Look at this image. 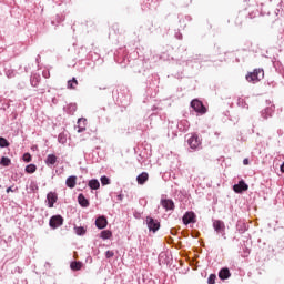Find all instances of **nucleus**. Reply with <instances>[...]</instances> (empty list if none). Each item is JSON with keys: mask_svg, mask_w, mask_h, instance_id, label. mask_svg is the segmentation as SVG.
Returning <instances> with one entry per match:
<instances>
[{"mask_svg": "<svg viewBox=\"0 0 284 284\" xmlns=\"http://www.w3.org/2000/svg\"><path fill=\"white\" fill-rule=\"evenodd\" d=\"M27 174H34L37 172V165L36 164H28L24 169Z\"/></svg>", "mask_w": 284, "mask_h": 284, "instance_id": "nucleus-26", "label": "nucleus"}, {"mask_svg": "<svg viewBox=\"0 0 284 284\" xmlns=\"http://www.w3.org/2000/svg\"><path fill=\"white\" fill-rule=\"evenodd\" d=\"M78 132L81 134V132H85V125H78Z\"/></svg>", "mask_w": 284, "mask_h": 284, "instance_id": "nucleus-40", "label": "nucleus"}, {"mask_svg": "<svg viewBox=\"0 0 284 284\" xmlns=\"http://www.w3.org/2000/svg\"><path fill=\"white\" fill-rule=\"evenodd\" d=\"M247 230H250L247 223H245V221L243 220H239L236 223V231L239 232V234H245Z\"/></svg>", "mask_w": 284, "mask_h": 284, "instance_id": "nucleus-13", "label": "nucleus"}, {"mask_svg": "<svg viewBox=\"0 0 284 284\" xmlns=\"http://www.w3.org/2000/svg\"><path fill=\"white\" fill-rule=\"evenodd\" d=\"M70 267H71V270H73V272H79L81 270V267H83V263L71 262Z\"/></svg>", "mask_w": 284, "mask_h": 284, "instance_id": "nucleus-25", "label": "nucleus"}, {"mask_svg": "<svg viewBox=\"0 0 284 284\" xmlns=\"http://www.w3.org/2000/svg\"><path fill=\"white\" fill-rule=\"evenodd\" d=\"M146 225L149 227V232H153V234H155V232H159V230H161V222H159V220H154V217H146Z\"/></svg>", "mask_w": 284, "mask_h": 284, "instance_id": "nucleus-4", "label": "nucleus"}, {"mask_svg": "<svg viewBox=\"0 0 284 284\" xmlns=\"http://www.w3.org/2000/svg\"><path fill=\"white\" fill-rule=\"evenodd\" d=\"M237 105H239V108H246V109L248 108L247 102H245V100L243 98L237 99Z\"/></svg>", "mask_w": 284, "mask_h": 284, "instance_id": "nucleus-32", "label": "nucleus"}, {"mask_svg": "<svg viewBox=\"0 0 284 284\" xmlns=\"http://www.w3.org/2000/svg\"><path fill=\"white\" fill-rule=\"evenodd\" d=\"M39 59H41V55L37 57V59H36L37 63H39Z\"/></svg>", "mask_w": 284, "mask_h": 284, "instance_id": "nucleus-46", "label": "nucleus"}, {"mask_svg": "<svg viewBox=\"0 0 284 284\" xmlns=\"http://www.w3.org/2000/svg\"><path fill=\"white\" fill-rule=\"evenodd\" d=\"M77 85H79L77 78H72L71 80L68 81V88H70L71 90H74Z\"/></svg>", "mask_w": 284, "mask_h": 284, "instance_id": "nucleus-29", "label": "nucleus"}, {"mask_svg": "<svg viewBox=\"0 0 284 284\" xmlns=\"http://www.w3.org/2000/svg\"><path fill=\"white\" fill-rule=\"evenodd\" d=\"M63 111L70 115L74 114V112H77V103L67 104L65 106H63Z\"/></svg>", "mask_w": 284, "mask_h": 284, "instance_id": "nucleus-19", "label": "nucleus"}, {"mask_svg": "<svg viewBox=\"0 0 284 284\" xmlns=\"http://www.w3.org/2000/svg\"><path fill=\"white\" fill-rule=\"evenodd\" d=\"M10 192H14V190H12V186L7 187V194H10Z\"/></svg>", "mask_w": 284, "mask_h": 284, "instance_id": "nucleus-44", "label": "nucleus"}, {"mask_svg": "<svg viewBox=\"0 0 284 284\" xmlns=\"http://www.w3.org/2000/svg\"><path fill=\"white\" fill-rule=\"evenodd\" d=\"M74 232L78 236H85V227L83 226H74Z\"/></svg>", "mask_w": 284, "mask_h": 284, "instance_id": "nucleus-27", "label": "nucleus"}, {"mask_svg": "<svg viewBox=\"0 0 284 284\" xmlns=\"http://www.w3.org/2000/svg\"><path fill=\"white\" fill-rule=\"evenodd\" d=\"M175 39H179V40L183 39V34H181V32H176L175 33Z\"/></svg>", "mask_w": 284, "mask_h": 284, "instance_id": "nucleus-41", "label": "nucleus"}, {"mask_svg": "<svg viewBox=\"0 0 284 284\" xmlns=\"http://www.w3.org/2000/svg\"><path fill=\"white\" fill-rule=\"evenodd\" d=\"M88 122V120L85 118H80L78 119V125H81V126H85V123Z\"/></svg>", "mask_w": 284, "mask_h": 284, "instance_id": "nucleus-37", "label": "nucleus"}, {"mask_svg": "<svg viewBox=\"0 0 284 284\" xmlns=\"http://www.w3.org/2000/svg\"><path fill=\"white\" fill-rule=\"evenodd\" d=\"M182 221L184 225H190V223H196V214H194V212H186L183 215Z\"/></svg>", "mask_w": 284, "mask_h": 284, "instance_id": "nucleus-10", "label": "nucleus"}, {"mask_svg": "<svg viewBox=\"0 0 284 284\" xmlns=\"http://www.w3.org/2000/svg\"><path fill=\"white\" fill-rule=\"evenodd\" d=\"M213 230L216 232V234H219L221 237L227 239V236H225V222L221 221V220H214L213 221Z\"/></svg>", "mask_w": 284, "mask_h": 284, "instance_id": "nucleus-3", "label": "nucleus"}, {"mask_svg": "<svg viewBox=\"0 0 284 284\" xmlns=\"http://www.w3.org/2000/svg\"><path fill=\"white\" fill-rule=\"evenodd\" d=\"M4 74L7 77V79H14V77H17V71H14V69H4Z\"/></svg>", "mask_w": 284, "mask_h": 284, "instance_id": "nucleus-24", "label": "nucleus"}, {"mask_svg": "<svg viewBox=\"0 0 284 284\" xmlns=\"http://www.w3.org/2000/svg\"><path fill=\"white\" fill-rule=\"evenodd\" d=\"M274 110H276L274 104H271L270 106H266L265 109H263L261 111L262 119H264V121H267V119H272V116L274 114Z\"/></svg>", "mask_w": 284, "mask_h": 284, "instance_id": "nucleus-8", "label": "nucleus"}, {"mask_svg": "<svg viewBox=\"0 0 284 284\" xmlns=\"http://www.w3.org/2000/svg\"><path fill=\"white\" fill-rule=\"evenodd\" d=\"M174 128L180 132H187L190 130V122L187 120H181L178 124H174Z\"/></svg>", "mask_w": 284, "mask_h": 284, "instance_id": "nucleus-11", "label": "nucleus"}, {"mask_svg": "<svg viewBox=\"0 0 284 284\" xmlns=\"http://www.w3.org/2000/svg\"><path fill=\"white\" fill-rule=\"evenodd\" d=\"M264 74L265 73H264L263 69H255L254 72L246 74V81H248L250 83L261 81L263 79Z\"/></svg>", "mask_w": 284, "mask_h": 284, "instance_id": "nucleus-2", "label": "nucleus"}, {"mask_svg": "<svg viewBox=\"0 0 284 284\" xmlns=\"http://www.w3.org/2000/svg\"><path fill=\"white\" fill-rule=\"evenodd\" d=\"M187 145L190 148V152H199V150L203 148V142L199 134L194 133L187 139Z\"/></svg>", "mask_w": 284, "mask_h": 284, "instance_id": "nucleus-1", "label": "nucleus"}, {"mask_svg": "<svg viewBox=\"0 0 284 284\" xmlns=\"http://www.w3.org/2000/svg\"><path fill=\"white\" fill-rule=\"evenodd\" d=\"M95 227H98V230H105V227H108V219L105 216H99L95 220Z\"/></svg>", "mask_w": 284, "mask_h": 284, "instance_id": "nucleus-12", "label": "nucleus"}, {"mask_svg": "<svg viewBox=\"0 0 284 284\" xmlns=\"http://www.w3.org/2000/svg\"><path fill=\"white\" fill-rule=\"evenodd\" d=\"M243 165H250V160L247 158L243 160Z\"/></svg>", "mask_w": 284, "mask_h": 284, "instance_id": "nucleus-42", "label": "nucleus"}, {"mask_svg": "<svg viewBox=\"0 0 284 284\" xmlns=\"http://www.w3.org/2000/svg\"><path fill=\"white\" fill-rule=\"evenodd\" d=\"M78 203L81 207H90V201L83 195V193H80L78 195Z\"/></svg>", "mask_w": 284, "mask_h": 284, "instance_id": "nucleus-15", "label": "nucleus"}, {"mask_svg": "<svg viewBox=\"0 0 284 284\" xmlns=\"http://www.w3.org/2000/svg\"><path fill=\"white\" fill-rule=\"evenodd\" d=\"M63 225V216L61 215H53L50 217L49 226L51 230H57Z\"/></svg>", "mask_w": 284, "mask_h": 284, "instance_id": "nucleus-6", "label": "nucleus"}, {"mask_svg": "<svg viewBox=\"0 0 284 284\" xmlns=\"http://www.w3.org/2000/svg\"><path fill=\"white\" fill-rule=\"evenodd\" d=\"M247 190H250V186L244 180H241L237 184L233 185V191L235 194H243V192H247Z\"/></svg>", "mask_w": 284, "mask_h": 284, "instance_id": "nucleus-7", "label": "nucleus"}, {"mask_svg": "<svg viewBox=\"0 0 284 284\" xmlns=\"http://www.w3.org/2000/svg\"><path fill=\"white\" fill-rule=\"evenodd\" d=\"M171 234H174V231H171Z\"/></svg>", "mask_w": 284, "mask_h": 284, "instance_id": "nucleus-48", "label": "nucleus"}, {"mask_svg": "<svg viewBox=\"0 0 284 284\" xmlns=\"http://www.w3.org/2000/svg\"><path fill=\"white\" fill-rule=\"evenodd\" d=\"M216 283V274H211L207 278V284H215Z\"/></svg>", "mask_w": 284, "mask_h": 284, "instance_id": "nucleus-35", "label": "nucleus"}, {"mask_svg": "<svg viewBox=\"0 0 284 284\" xmlns=\"http://www.w3.org/2000/svg\"><path fill=\"white\" fill-rule=\"evenodd\" d=\"M171 234H174V231H171Z\"/></svg>", "mask_w": 284, "mask_h": 284, "instance_id": "nucleus-47", "label": "nucleus"}, {"mask_svg": "<svg viewBox=\"0 0 284 284\" xmlns=\"http://www.w3.org/2000/svg\"><path fill=\"white\" fill-rule=\"evenodd\" d=\"M22 159L24 163H30V161H32V155H30V153H24Z\"/></svg>", "mask_w": 284, "mask_h": 284, "instance_id": "nucleus-36", "label": "nucleus"}, {"mask_svg": "<svg viewBox=\"0 0 284 284\" xmlns=\"http://www.w3.org/2000/svg\"><path fill=\"white\" fill-rule=\"evenodd\" d=\"M280 170H281V172H283V174H284V162L281 164Z\"/></svg>", "mask_w": 284, "mask_h": 284, "instance_id": "nucleus-45", "label": "nucleus"}, {"mask_svg": "<svg viewBox=\"0 0 284 284\" xmlns=\"http://www.w3.org/2000/svg\"><path fill=\"white\" fill-rule=\"evenodd\" d=\"M41 81V75L33 73L30 78V83L32 88H37L39 85V82Z\"/></svg>", "mask_w": 284, "mask_h": 284, "instance_id": "nucleus-21", "label": "nucleus"}, {"mask_svg": "<svg viewBox=\"0 0 284 284\" xmlns=\"http://www.w3.org/2000/svg\"><path fill=\"white\" fill-rule=\"evenodd\" d=\"M11 161L9 158L2 156L0 160V165H3V168H8L10 165Z\"/></svg>", "mask_w": 284, "mask_h": 284, "instance_id": "nucleus-30", "label": "nucleus"}, {"mask_svg": "<svg viewBox=\"0 0 284 284\" xmlns=\"http://www.w3.org/2000/svg\"><path fill=\"white\" fill-rule=\"evenodd\" d=\"M123 197H124V195L121 193L116 196L118 201H123Z\"/></svg>", "mask_w": 284, "mask_h": 284, "instance_id": "nucleus-43", "label": "nucleus"}, {"mask_svg": "<svg viewBox=\"0 0 284 284\" xmlns=\"http://www.w3.org/2000/svg\"><path fill=\"white\" fill-rule=\"evenodd\" d=\"M45 165H48V168H52V165H54L57 163V155L54 154H49L47 156V159L44 160Z\"/></svg>", "mask_w": 284, "mask_h": 284, "instance_id": "nucleus-20", "label": "nucleus"}, {"mask_svg": "<svg viewBox=\"0 0 284 284\" xmlns=\"http://www.w3.org/2000/svg\"><path fill=\"white\" fill-rule=\"evenodd\" d=\"M114 256V251H106L105 258H112Z\"/></svg>", "mask_w": 284, "mask_h": 284, "instance_id": "nucleus-38", "label": "nucleus"}, {"mask_svg": "<svg viewBox=\"0 0 284 284\" xmlns=\"http://www.w3.org/2000/svg\"><path fill=\"white\" fill-rule=\"evenodd\" d=\"M230 276H232V273H230V268L224 267V268L220 270L219 278L221 281H227V278H230Z\"/></svg>", "mask_w": 284, "mask_h": 284, "instance_id": "nucleus-16", "label": "nucleus"}, {"mask_svg": "<svg viewBox=\"0 0 284 284\" xmlns=\"http://www.w3.org/2000/svg\"><path fill=\"white\" fill-rule=\"evenodd\" d=\"M89 187L91 190H99L101 187V183L97 179H92L89 181Z\"/></svg>", "mask_w": 284, "mask_h": 284, "instance_id": "nucleus-22", "label": "nucleus"}, {"mask_svg": "<svg viewBox=\"0 0 284 284\" xmlns=\"http://www.w3.org/2000/svg\"><path fill=\"white\" fill-rule=\"evenodd\" d=\"M148 179H150V175L148 174V172H142L136 176V182L139 185H145V182L148 181Z\"/></svg>", "mask_w": 284, "mask_h": 284, "instance_id": "nucleus-18", "label": "nucleus"}, {"mask_svg": "<svg viewBox=\"0 0 284 284\" xmlns=\"http://www.w3.org/2000/svg\"><path fill=\"white\" fill-rule=\"evenodd\" d=\"M100 181H101L102 185H110V178H108L105 175L101 176Z\"/></svg>", "mask_w": 284, "mask_h": 284, "instance_id": "nucleus-34", "label": "nucleus"}, {"mask_svg": "<svg viewBox=\"0 0 284 284\" xmlns=\"http://www.w3.org/2000/svg\"><path fill=\"white\" fill-rule=\"evenodd\" d=\"M160 205H162L163 209H165L166 212L174 211V201L172 199H161Z\"/></svg>", "mask_w": 284, "mask_h": 284, "instance_id": "nucleus-9", "label": "nucleus"}, {"mask_svg": "<svg viewBox=\"0 0 284 284\" xmlns=\"http://www.w3.org/2000/svg\"><path fill=\"white\" fill-rule=\"evenodd\" d=\"M10 142L6 140V138H0V148H8Z\"/></svg>", "mask_w": 284, "mask_h": 284, "instance_id": "nucleus-33", "label": "nucleus"}, {"mask_svg": "<svg viewBox=\"0 0 284 284\" xmlns=\"http://www.w3.org/2000/svg\"><path fill=\"white\" fill-rule=\"evenodd\" d=\"M67 141H68V138H65V134L60 133L58 135V142L61 143L62 145H65Z\"/></svg>", "mask_w": 284, "mask_h": 284, "instance_id": "nucleus-31", "label": "nucleus"}, {"mask_svg": "<svg viewBox=\"0 0 284 284\" xmlns=\"http://www.w3.org/2000/svg\"><path fill=\"white\" fill-rule=\"evenodd\" d=\"M65 185L70 187V190H74V187H77V175L67 178Z\"/></svg>", "mask_w": 284, "mask_h": 284, "instance_id": "nucleus-17", "label": "nucleus"}, {"mask_svg": "<svg viewBox=\"0 0 284 284\" xmlns=\"http://www.w3.org/2000/svg\"><path fill=\"white\" fill-rule=\"evenodd\" d=\"M42 77H43L44 79H50V71H49V70H44V71L42 72Z\"/></svg>", "mask_w": 284, "mask_h": 284, "instance_id": "nucleus-39", "label": "nucleus"}, {"mask_svg": "<svg viewBox=\"0 0 284 284\" xmlns=\"http://www.w3.org/2000/svg\"><path fill=\"white\" fill-rule=\"evenodd\" d=\"M174 125H178V122L172 121V122H169L168 128H169V131L171 130L172 135L176 136V126H174Z\"/></svg>", "mask_w": 284, "mask_h": 284, "instance_id": "nucleus-28", "label": "nucleus"}, {"mask_svg": "<svg viewBox=\"0 0 284 284\" xmlns=\"http://www.w3.org/2000/svg\"><path fill=\"white\" fill-rule=\"evenodd\" d=\"M191 108H193L197 114H206L207 112V108H205L203 102L197 99L191 101Z\"/></svg>", "mask_w": 284, "mask_h": 284, "instance_id": "nucleus-5", "label": "nucleus"}, {"mask_svg": "<svg viewBox=\"0 0 284 284\" xmlns=\"http://www.w3.org/2000/svg\"><path fill=\"white\" fill-rule=\"evenodd\" d=\"M100 239L103 241H108V239H112V231L110 230H104L100 233Z\"/></svg>", "mask_w": 284, "mask_h": 284, "instance_id": "nucleus-23", "label": "nucleus"}, {"mask_svg": "<svg viewBox=\"0 0 284 284\" xmlns=\"http://www.w3.org/2000/svg\"><path fill=\"white\" fill-rule=\"evenodd\" d=\"M57 193L50 192L47 194L48 207H54V203L58 201Z\"/></svg>", "mask_w": 284, "mask_h": 284, "instance_id": "nucleus-14", "label": "nucleus"}]
</instances>
